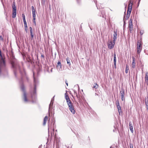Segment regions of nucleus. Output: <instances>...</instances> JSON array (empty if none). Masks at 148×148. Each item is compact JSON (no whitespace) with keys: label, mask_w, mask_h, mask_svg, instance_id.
Masks as SVG:
<instances>
[{"label":"nucleus","mask_w":148,"mask_h":148,"mask_svg":"<svg viewBox=\"0 0 148 148\" xmlns=\"http://www.w3.org/2000/svg\"><path fill=\"white\" fill-rule=\"evenodd\" d=\"M67 105L68 106L69 109L71 112L73 114H75V111L74 109L73 104L72 102L69 103Z\"/></svg>","instance_id":"obj_6"},{"label":"nucleus","mask_w":148,"mask_h":148,"mask_svg":"<svg viewBox=\"0 0 148 148\" xmlns=\"http://www.w3.org/2000/svg\"><path fill=\"white\" fill-rule=\"evenodd\" d=\"M0 40L2 41H3V37L1 36H0Z\"/></svg>","instance_id":"obj_36"},{"label":"nucleus","mask_w":148,"mask_h":148,"mask_svg":"<svg viewBox=\"0 0 148 148\" xmlns=\"http://www.w3.org/2000/svg\"><path fill=\"white\" fill-rule=\"evenodd\" d=\"M140 1V0H139V1Z\"/></svg>","instance_id":"obj_48"},{"label":"nucleus","mask_w":148,"mask_h":148,"mask_svg":"<svg viewBox=\"0 0 148 148\" xmlns=\"http://www.w3.org/2000/svg\"><path fill=\"white\" fill-rule=\"evenodd\" d=\"M52 123V124H53V127H52V129H53V131L54 130V127H55V122H54L53 121V120H52V122H51V123Z\"/></svg>","instance_id":"obj_25"},{"label":"nucleus","mask_w":148,"mask_h":148,"mask_svg":"<svg viewBox=\"0 0 148 148\" xmlns=\"http://www.w3.org/2000/svg\"><path fill=\"white\" fill-rule=\"evenodd\" d=\"M117 108L119 112V113L121 111V106L120 105V106H117Z\"/></svg>","instance_id":"obj_22"},{"label":"nucleus","mask_w":148,"mask_h":148,"mask_svg":"<svg viewBox=\"0 0 148 148\" xmlns=\"http://www.w3.org/2000/svg\"><path fill=\"white\" fill-rule=\"evenodd\" d=\"M144 33V31H141L140 32V35L141 36L143 35V34Z\"/></svg>","instance_id":"obj_35"},{"label":"nucleus","mask_w":148,"mask_h":148,"mask_svg":"<svg viewBox=\"0 0 148 148\" xmlns=\"http://www.w3.org/2000/svg\"><path fill=\"white\" fill-rule=\"evenodd\" d=\"M116 105L117 106H120L119 103V102L118 100H117L116 101Z\"/></svg>","instance_id":"obj_31"},{"label":"nucleus","mask_w":148,"mask_h":148,"mask_svg":"<svg viewBox=\"0 0 148 148\" xmlns=\"http://www.w3.org/2000/svg\"><path fill=\"white\" fill-rule=\"evenodd\" d=\"M114 34L113 35V39L114 41H115L116 40L117 38V31L116 30H114Z\"/></svg>","instance_id":"obj_10"},{"label":"nucleus","mask_w":148,"mask_h":148,"mask_svg":"<svg viewBox=\"0 0 148 148\" xmlns=\"http://www.w3.org/2000/svg\"><path fill=\"white\" fill-rule=\"evenodd\" d=\"M133 61L132 62H135V59L134 57L133 56L132 57Z\"/></svg>","instance_id":"obj_33"},{"label":"nucleus","mask_w":148,"mask_h":148,"mask_svg":"<svg viewBox=\"0 0 148 148\" xmlns=\"http://www.w3.org/2000/svg\"><path fill=\"white\" fill-rule=\"evenodd\" d=\"M14 74L16 76V72L15 71L14 72Z\"/></svg>","instance_id":"obj_41"},{"label":"nucleus","mask_w":148,"mask_h":148,"mask_svg":"<svg viewBox=\"0 0 148 148\" xmlns=\"http://www.w3.org/2000/svg\"><path fill=\"white\" fill-rule=\"evenodd\" d=\"M0 56L1 58V59H0V64H1L0 67L3 69L5 67L6 64L5 58L2 55L1 51L0 49Z\"/></svg>","instance_id":"obj_3"},{"label":"nucleus","mask_w":148,"mask_h":148,"mask_svg":"<svg viewBox=\"0 0 148 148\" xmlns=\"http://www.w3.org/2000/svg\"><path fill=\"white\" fill-rule=\"evenodd\" d=\"M141 46V45L140 42L138 41L137 45V52L138 53H139L142 50V48Z\"/></svg>","instance_id":"obj_8"},{"label":"nucleus","mask_w":148,"mask_h":148,"mask_svg":"<svg viewBox=\"0 0 148 148\" xmlns=\"http://www.w3.org/2000/svg\"><path fill=\"white\" fill-rule=\"evenodd\" d=\"M49 122H48V130H49V129H52V127H51V125H49Z\"/></svg>","instance_id":"obj_27"},{"label":"nucleus","mask_w":148,"mask_h":148,"mask_svg":"<svg viewBox=\"0 0 148 148\" xmlns=\"http://www.w3.org/2000/svg\"><path fill=\"white\" fill-rule=\"evenodd\" d=\"M24 74H25V71H24Z\"/></svg>","instance_id":"obj_44"},{"label":"nucleus","mask_w":148,"mask_h":148,"mask_svg":"<svg viewBox=\"0 0 148 148\" xmlns=\"http://www.w3.org/2000/svg\"><path fill=\"white\" fill-rule=\"evenodd\" d=\"M110 148H111V147H110Z\"/></svg>","instance_id":"obj_47"},{"label":"nucleus","mask_w":148,"mask_h":148,"mask_svg":"<svg viewBox=\"0 0 148 148\" xmlns=\"http://www.w3.org/2000/svg\"><path fill=\"white\" fill-rule=\"evenodd\" d=\"M98 87V85L97 83H95L93 87V88H95L96 89Z\"/></svg>","instance_id":"obj_19"},{"label":"nucleus","mask_w":148,"mask_h":148,"mask_svg":"<svg viewBox=\"0 0 148 148\" xmlns=\"http://www.w3.org/2000/svg\"><path fill=\"white\" fill-rule=\"evenodd\" d=\"M65 94H66V95L65 96V99L66 100V101L67 104L68 103H70L72 102L70 100L68 96L67 95H66V93H65Z\"/></svg>","instance_id":"obj_11"},{"label":"nucleus","mask_w":148,"mask_h":148,"mask_svg":"<svg viewBox=\"0 0 148 148\" xmlns=\"http://www.w3.org/2000/svg\"><path fill=\"white\" fill-rule=\"evenodd\" d=\"M116 60V54L115 53L114 54V60Z\"/></svg>","instance_id":"obj_34"},{"label":"nucleus","mask_w":148,"mask_h":148,"mask_svg":"<svg viewBox=\"0 0 148 148\" xmlns=\"http://www.w3.org/2000/svg\"><path fill=\"white\" fill-rule=\"evenodd\" d=\"M145 82L148 85V72H147L145 77Z\"/></svg>","instance_id":"obj_13"},{"label":"nucleus","mask_w":148,"mask_h":148,"mask_svg":"<svg viewBox=\"0 0 148 148\" xmlns=\"http://www.w3.org/2000/svg\"><path fill=\"white\" fill-rule=\"evenodd\" d=\"M129 30L130 32H131V31L133 29V25L131 23H129Z\"/></svg>","instance_id":"obj_15"},{"label":"nucleus","mask_w":148,"mask_h":148,"mask_svg":"<svg viewBox=\"0 0 148 148\" xmlns=\"http://www.w3.org/2000/svg\"><path fill=\"white\" fill-rule=\"evenodd\" d=\"M116 60H114V65L115 67H116Z\"/></svg>","instance_id":"obj_30"},{"label":"nucleus","mask_w":148,"mask_h":148,"mask_svg":"<svg viewBox=\"0 0 148 148\" xmlns=\"http://www.w3.org/2000/svg\"><path fill=\"white\" fill-rule=\"evenodd\" d=\"M30 32H32V29L31 27H30Z\"/></svg>","instance_id":"obj_38"},{"label":"nucleus","mask_w":148,"mask_h":148,"mask_svg":"<svg viewBox=\"0 0 148 148\" xmlns=\"http://www.w3.org/2000/svg\"><path fill=\"white\" fill-rule=\"evenodd\" d=\"M129 128L130 129V130L131 131V132L133 133L134 132V130H133V125L132 124V123L131 122H130L129 123Z\"/></svg>","instance_id":"obj_12"},{"label":"nucleus","mask_w":148,"mask_h":148,"mask_svg":"<svg viewBox=\"0 0 148 148\" xmlns=\"http://www.w3.org/2000/svg\"><path fill=\"white\" fill-rule=\"evenodd\" d=\"M57 68L58 69L60 70V69H61L62 66L60 61H58V62L57 64Z\"/></svg>","instance_id":"obj_16"},{"label":"nucleus","mask_w":148,"mask_h":148,"mask_svg":"<svg viewBox=\"0 0 148 148\" xmlns=\"http://www.w3.org/2000/svg\"><path fill=\"white\" fill-rule=\"evenodd\" d=\"M136 63L135 62H132V69H134L135 67Z\"/></svg>","instance_id":"obj_21"},{"label":"nucleus","mask_w":148,"mask_h":148,"mask_svg":"<svg viewBox=\"0 0 148 148\" xmlns=\"http://www.w3.org/2000/svg\"><path fill=\"white\" fill-rule=\"evenodd\" d=\"M94 1L95 2V3L96 5H97V1L96 0H94Z\"/></svg>","instance_id":"obj_39"},{"label":"nucleus","mask_w":148,"mask_h":148,"mask_svg":"<svg viewBox=\"0 0 148 148\" xmlns=\"http://www.w3.org/2000/svg\"><path fill=\"white\" fill-rule=\"evenodd\" d=\"M33 15V22L35 24V25L36 24L35 21V17H36V14H32Z\"/></svg>","instance_id":"obj_18"},{"label":"nucleus","mask_w":148,"mask_h":148,"mask_svg":"<svg viewBox=\"0 0 148 148\" xmlns=\"http://www.w3.org/2000/svg\"><path fill=\"white\" fill-rule=\"evenodd\" d=\"M125 95L124 89L122 88L121 90L120 91V95L121 96V100L122 101L125 100V97L124 96Z\"/></svg>","instance_id":"obj_7"},{"label":"nucleus","mask_w":148,"mask_h":148,"mask_svg":"<svg viewBox=\"0 0 148 148\" xmlns=\"http://www.w3.org/2000/svg\"><path fill=\"white\" fill-rule=\"evenodd\" d=\"M129 23H131V24H132V19H130Z\"/></svg>","instance_id":"obj_37"},{"label":"nucleus","mask_w":148,"mask_h":148,"mask_svg":"<svg viewBox=\"0 0 148 148\" xmlns=\"http://www.w3.org/2000/svg\"><path fill=\"white\" fill-rule=\"evenodd\" d=\"M129 68L127 65H126V69L125 72L126 73H128V71L129 70Z\"/></svg>","instance_id":"obj_20"},{"label":"nucleus","mask_w":148,"mask_h":148,"mask_svg":"<svg viewBox=\"0 0 148 148\" xmlns=\"http://www.w3.org/2000/svg\"><path fill=\"white\" fill-rule=\"evenodd\" d=\"M66 83L67 85V86H68V83L66 81Z\"/></svg>","instance_id":"obj_42"},{"label":"nucleus","mask_w":148,"mask_h":148,"mask_svg":"<svg viewBox=\"0 0 148 148\" xmlns=\"http://www.w3.org/2000/svg\"><path fill=\"white\" fill-rule=\"evenodd\" d=\"M66 60L67 61V63L69 65V66H70L71 65L70 62V60H69L67 58L66 59Z\"/></svg>","instance_id":"obj_26"},{"label":"nucleus","mask_w":148,"mask_h":148,"mask_svg":"<svg viewBox=\"0 0 148 148\" xmlns=\"http://www.w3.org/2000/svg\"><path fill=\"white\" fill-rule=\"evenodd\" d=\"M53 104V102L52 101V99L49 105V108H50V107H51L52 106Z\"/></svg>","instance_id":"obj_28"},{"label":"nucleus","mask_w":148,"mask_h":148,"mask_svg":"<svg viewBox=\"0 0 148 148\" xmlns=\"http://www.w3.org/2000/svg\"><path fill=\"white\" fill-rule=\"evenodd\" d=\"M21 89L23 92V100L25 103L28 102L29 100L27 98V94L24 89V86L23 84H22L21 86Z\"/></svg>","instance_id":"obj_4"},{"label":"nucleus","mask_w":148,"mask_h":148,"mask_svg":"<svg viewBox=\"0 0 148 148\" xmlns=\"http://www.w3.org/2000/svg\"><path fill=\"white\" fill-rule=\"evenodd\" d=\"M12 17L13 18H14L16 17V7L15 4V2H13V4L12 5Z\"/></svg>","instance_id":"obj_5"},{"label":"nucleus","mask_w":148,"mask_h":148,"mask_svg":"<svg viewBox=\"0 0 148 148\" xmlns=\"http://www.w3.org/2000/svg\"><path fill=\"white\" fill-rule=\"evenodd\" d=\"M20 73H21V74H22V75H23V74H22V73H21V71H20Z\"/></svg>","instance_id":"obj_43"},{"label":"nucleus","mask_w":148,"mask_h":148,"mask_svg":"<svg viewBox=\"0 0 148 148\" xmlns=\"http://www.w3.org/2000/svg\"><path fill=\"white\" fill-rule=\"evenodd\" d=\"M31 8L32 10V14H36V12L35 9L34 8V6H32Z\"/></svg>","instance_id":"obj_17"},{"label":"nucleus","mask_w":148,"mask_h":148,"mask_svg":"<svg viewBox=\"0 0 148 148\" xmlns=\"http://www.w3.org/2000/svg\"><path fill=\"white\" fill-rule=\"evenodd\" d=\"M48 120V117L47 116H46L44 119L43 125H45L47 123V121Z\"/></svg>","instance_id":"obj_14"},{"label":"nucleus","mask_w":148,"mask_h":148,"mask_svg":"<svg viewBox=\"0 0 148 148\" xmlns=\"http://www.w3.org/2000/svg\"><path fill=\"white\" fill-rule=\"evenodd\" d=\"M23 22L24 23L25 27V29H26V28H27V26L26 21L24 22Z\"/></svg>","instance_id":"obj_29"},{"label":"nucleus","mask_w":148,"mask_h":148,"mask_svg":"<svg viewBox=\"0 0 148 148\" xmlns=\"http://www.w3.org/2000/svg\"><path fill=\"white\" fill-rule=\"evenodd\" d=\"M55 96H54L53 98V99H54V97H55Z\"/></svg>","instance_id":"obj_46"},{"label":"nucleus","mask_w":148,"mask_h":148,"mask_svg":"<svg viewBox=\"0 0 148 148\" xmlns=\"http://www.w3.org/2000/svg\"><path fill=\"white\" fill-rule=\"evenodd\" d=\"M145 104L146 106L147 109L148 111V99H147V100L146 101Z\"/></svg>","instance_id":"obj_24"},{"label":"nucleus","mask_w":148,"mask_h":148,"mask_svg":"<svg viewBox=\"0 0 148 148\" xmlns=\"http://www.w3.org/2000/svg\"><path fill=\"white\" fill-rule=\"evenodd\" d=\"M55 96H54L53 98V99H54V97H55Z\"/></svg>","instance_id":"obj_45"},{"label":"nucleus","mask_w":148,"mask_h":148,"mask_svg":"<svg viewBox=\"0 0 148 148\" xmlns=\"http://www.w3.org/2000/svg\"><path fill=\"white\" fill-rule=\"evenodd\" d=\"M22 16L23 17V22L26 21L25 19V16L24 14H22Z\"/></svg>","instance_id":"obj_23"},{"label":"nucleus","mask_w":148,"mask_h":148,"mask_svg":"<svg viewBox=\"0 0 148 148\" xmlns=\"http://www.w3.org/2000/svg\"><path fill=\"white\" fill-rule=\"evenodd\" d=\"M41 56L42 58H44V56L42 54L41 55Z\"/></svg>","instance_id":"obj_40"},{"label":"nucleus","mask_w":148,"mask_h":148,"mask_svg":"<svg viewBox=\"0 0 148 148\" xmlns=\"http://www.w3.org/2000/svg\"><path fill=\"white\" fill-rule=\"evenodd\" d=\"M115 44V41H114L113 40V42L110 41L108 44V48L110 49H111L114 47V44Z\"/></svg>","instance_id":"obj_9"},{"label":"nucleus","mask_w":148,"mask_h":148,"mask_svg":"<svg viewBox=\"0 0 148 148\" xmlns=\"http://www.w3.org/2000/svg\"><path fill=\"white\" fill-rule=\"evenodd\" d=\"M34 87L33 90V91H31V98L32 99V101L33 103L34 102V100H35L36 98V84L38 83V81L34 77V73H33Z\"/></svg>","instance_id":"obj_1"},{"label":"nucleus","mask_w":148,"mask_h":148,"mask_svg":"<svg viewBox=\"0 0 148 148\" xmlns=\"http://www.w3.org/2000/svg\"><path fill=\"white\" fill-rule=\"evenodd\" d=\"M132 3L131 2L128 5V7L127 8V10L126 16V17L125 18V16H124L123 18V20L124 21V23H125V20L128 19L129 18L131 12L132 11Z\"/></svg>","instance_id":"obj_2"},{"label":"nucleus","mask_w":148,"mask_h":148,"mask_svg":"<svg viewBox=\"0 0 148 148\" xmlns=\"http://www.w3.org/2000/svg\"><path fill=\"white\" fill-rule=\"evenodd\" d=\"M30 35L31 36L32 39H33L34 38V35L32 34V32H30Z\"/></svg>","instance_id":"obj_32"}]
</instances>
